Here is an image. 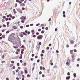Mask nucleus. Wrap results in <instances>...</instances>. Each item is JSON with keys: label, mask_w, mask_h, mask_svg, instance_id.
I'll return each instance as SVG.
<instances>
[{"label": "nucleus", "mask_w": 80, "mask_h": 80, "mask_svg": "<svg viewBox=\"0 0 80 80\" xmlns=\"http://www.w3.org/2000/svg\"><path fill=\"white\" fill-rule=\"evenodd\" d=\"M40 62V60L39 59H38L37 60V62L38 63V62Z\"/></svg>", "instance_id": "4c0bfd02"}, {"label": "nucleus", "mask_w": 80, "mask_h": 80, "mask_svg": "<svg viewBox=\"0 0 80 80\" xmlns=\"http://www.w3.org/2000/svg\"><path fill=\"white\" fill-rule=\"evenodd\" d=\"M33 33L34 32V30H32L31 31Z\"/></svg>", "instance_id": "4d7b16f0"}, {"label": "nucleus", "mask_w": 80, "mask_h": 80, "mask_svg": "<svg viewBox=\"0 0 80 80\" xmlns=\"http://www.w3.org/2000/svg\"><path fill=\"white\" fill-rule=\"evenodd\" d=\"M66 65H68V62H67L66 63Z\"/></svg>", "instance_id": "774afa93"}, {"label": "nucleus", "mask_w": 80, "mask_h": 80, "mask_svg": "<svg viewBox=\"0 0 80 80\" xmlns=\"http://www.w3.org/2000/svg\"><path fill=\"white\" fill-rule=\"evenodd\" d=\"M39 45H42V42H40L39 43Z\"/></svg>", "instance_id": "5701e85b"}, {"label": "nucleus", "mask_w": 80, "mask_h": 80, "mask_svg": "<svg viewBox=\"0 0 80 80\" xmlns=\"http://www.w3.org/2000/svg\"><path fill=\"white\" fill-rule=\"evenodd\" d=\"M2 63H5V61H3L2 62Z\"/></svg>", "instance_id": "69168bd1"}, {"label": "nucleus", "mask_w": 80, "mask_h": 80, "mask_svg": "<svg viewBox=\"0 0 80 80\" xmlns=\"http://www.w3.org/2000/svg\"><path fill=\"white\" fill-rule=\"evenodd\" d=\"M2 37L3 38H5V35H3Z\"/></svg>", "instance_id": "473e14b6"}, {"label": "nucleus", "mask_w": 80, "mask_h": 80, "mask_svg": "<svg viewBox=\"0 0 80 80\" xmlns=\"http://www.w3.org/2000/svg\"><path fill=\"white\" fill-rule=\"evenodd\" d=\"M25 73L27 74V70H25Z\"/></svg>", "instance_id": "6ab92c4d"}, {"label": "nucleus", "mask_w": 80, "mask_h": 80, "mask_svg": "<svg viewBox=\"0 0 80 80\" xmlns=\"http://www.w3.org/2000/svg\"><path fill=\"white\" fill-rule=\"evenodd\" d=\"M74 56L73 55L72 56V60H74Z\"/></svg>", "instance_id": "2eb2a0df"}, {"label": "nucleus", "mask_w": 80, "mask_h": 80, "mask_svg": "<svg viewBox=\"0 0 80 80\" xmlns=\"http://www.w3.org/2000/svg\"><path fill=\"white\" fill-rule=\"evenodd\" d=\"M42 77H43V78L45 77V75L44 74H42Z\"/></svg>", "instance_id": "58836bf2"}, {"label": "nucleus", "mask_w": 80, "mask_h": 80, "mask_svg": "<svg viewBox=\"0 0 80 80\" xmlns=\"http://www.w3.org/2000/svg\"><path fill=\"white\" fill-rule=\"evenodd\" d=\"M49 47H51L52 46V44L50 43L49 44Z\"/></svg>", "instance_id": "cd10ccee"}, {"label": "nucleus", "mask_w": 80, "mask_h": 80, "mask_svg": "<svg viewBox=\"0 0 80 80\" xmlns=\"http://www.w3.org/2000/svg\"><path fill=\"white\" fill-rule=\"evenodd\" d=\"M17 3H16L15 4V7L16 8V7H17Z\"/></svg>", "instance_id": "2f4dec72"}, {"label": "nucleus", "mask_w": 80, "mask_h": 80, "mask_svg": "<svg viewBox=\"0 0 80 80\" xmlns=\"http://www.w3.org/2000/svg\"><path fill=\"white\" fill-rule=\"evenodd\" d=\"M21 42H20V41H19V42H17V47H20V46H21V44L20 43Z\"/></svg>", "instance_id": "f03ea898"}, {"label": "nucleus", "mask_w": 80, "mask_h": 80, "mask_svg": "<svg viewBox=\"0 0 80 80\" xmlns=\"http://www.w3.org/2000/svg\"><path fill=\"white\" fill-rule=\"evenodd\" d=\"M26 19V17H24L22 19V20H24V21H25V19Z\"/></svg>", "instance_id": "4468645a"}, {"label": "nucleus", "mask_w": 80, "mask_h": 80, "mask_svg": "<svg viewBox=\"0 0 80 80\" xmlns=\"http://www.w3.org/2000/svg\"><path fill=\"white\" fill-rule=\"evenodd\" d=\"M40 70H42V67L41 66L40 67Z\"/></svg>", "instance_id": "c03bdc74"}, {"label": "nucleus", "mask_w": 80, "mask_h": 80, "mask_svg": "<svg viewBox=\"0 0 80 80\" xmlns=\"http://www.w3.org/2000/svg\"><path fill=\"white\" fill-rule=\"evenodd\" d=\"M30 77V75L29 74H28L27 75V77Z\"/></svg>", "instance_id": "aec40b11"}, {"label": "nucleus", "mask_w": 80, "mask_h": 80, "mask_svg": "<svg viewBox=\"0 0 80 80\" xmlns=\"http://www.w3.org/2000/svg\"><path fill=\"white\" fill-rule=\"evenodd\" d=\"M50 48H49V47H48L47 48H46V49H47V50H49V49Z\"/></svg>", "instance_id": "c756f323"}, {"label": "nucleus", "mask_w": 80, "mask_h": 80, "mask_svg": "<svg viewBox=\"0 0 80 80\" xmlns=\"http://www.w3.org/2000/svg\"><path fill=\"white\" fill-rule=\"evenodd\" d=\"M24 17H21L20 18V19L21 20H22V19H23V18Z\"/></svg>", "instance_id": "4be33fe9"}, {"label": "nucleus", "mask_w": 80, "mask_h": 80, "mask_svg": "<svg viewBox=\"0 0 80 80\" xmlns=\"http://www.w3.org/2000/svg\"><path fill=\"white\" fill-rule=\"evenodd\" d=\"M16 2L17 3H19V4H21V3H22V1L20 0H16Z\"/></svg>", "instance_id": "39448f33"}, {"label": "nucleus", "mask_w": 80, "mask_h": 80, "mask_svg": "<svg viewBox=\"0 0 80 80\" xmlns=\"http://www.w3.org/2000/svg\"><path fill=\"white\" fill-rule=\"evenodd\" d=\"M41 33H44V31L42 30V31L41 32Z\"/></svg>", "instance_id": "7c9ffc66"}, {"label": "nucleus", "mask_w": 80, "mask_h": 80, "mask_svg": "<svg viewBox=\"0 0 80 80\" xmlns=\"http://www.w3.org/2000/svg\"><path fill=\"white\" fill-rule=\"evenodd\" d=\"M13 38H14V37H12V38H11L9 37L8 38L9 41L10 42H12V40H13Z\"/></svg>", "instance_id": "7ed1b4c3"}, {"label": "nucleus", "mask_w": 80, "mask_h": 80, "mask_svg": "<svg viewBox=\"0 0 80 80\" xmlns=\"http://www.w3.org/2000/svg\"><path fill=\"white\" fill-rule=\"evenodd\" d=\"M31 61H33V58H31Z\"/></svg>", "instance_id": "0e129e2a"}, {"label": "nucleus", "mask_w": 80, "mask_h": 80, "mask_svg": "<svg viewBox=\"0 0 80 80\" xmlns=\"http://www.w3.org/2000/svg\"><path fill=\"white\" fill-rule=\"evenodd\" d=\"M13 47L14 48H18L15 46H13Z\"/></svg>", "instance_id": "72a5a7b5"}, {"label": "nucleus", "mask_w": 80, "mask_h": 80, "mask_svg": "<svg viewBox=\"0 0 80 80\" xmlns=\"http://www.w3.org/2000/svg\"><path fill=\"white\" fill-rule=\"evenodd\" d=\"M2 18H3L4 19H5V18H6V17H5V16H3V17H2Z\"/></svg>", "instance_id": "864d4df0"}, {"label": "nucleus", "mask_w": 80, "mask_h": 80, "mask_svg": "<svg viewBox=\"0 0 80 80\" xmlns=\"http://www.w3.org/2000/svg\"><path fill=\"white\" fill-rule=\"evenodd\" d=\"M33 24H31L30 25V26H33Z\"/></svg>", "instance_id": "bf43d9fd"}, {"label": "nucleus", "mask_w": 80, "mask_h": 80, "mask_svg": "<svg viewBox=\"0 0 80 80\" xmlns=\"http://www.w3.org/2000/svg\"><path fill=\"white\" fill-rule=\"evenodd\" d=\"M12 42L14 45H15V44H17V41L14 40L12 41Z\"/></svg>", "instance_id": "20e7f679"}, {"label": "nucleus", "mask_w": 80, "mask_h": 80, "mask_svg": "<svg viewBox=\"0 0 80 80\" xmlns=\"http://www.w3.org/2000/svg\"><path fill=\"white\" fill-rule=\"evenodd\" d=\"M25 46H24L23 45H22V46L21 47V48H24Z\"/></svg>", "instance_id": "a211bd4d"}, {"label": "nucleus", "mask_w": 80, "mask_h": 80, "mask_svg": "<svg viewBox=\"0 0 80 80\" xmlns=\"http://www.w3.org/2000/svg\"><path fill=\"white\" fill-rule=\"evenodd\" d=\"M53 65V63H52V62L51 63V66Z\"/></svg>", "instance_id": "e2e57ef3"}, {"label": "nucleus", "mask_w": 80, "mask_h": 80, "mask_svg": "<svg viewBox=\"0 0 80 80\" xmlns=\"http://www.w3.org/2000/svg\"><path fill=\"white\" fill-rule=\"evenodd\" d=\"M48 27H46L45 28V29L46 30H48Z\"/></svg>", "instance_id": "a878e982"}, {"label": "nucleus", "mask_w": 80, "mask_h": 80, "mask_svg": "<svg viewBox=\"0 0 80 80\" xmlns=\"http://www.w3.org/2000/svg\"><path fill=\"white\" fill-rule=\"evenodd\" d=\"M43 54L42 53L41 54V57H43Z\"/></svg>", "instance_id": "ea45409f"}, {"label": "nucleus", "mask_w": 80, "mask_h": 80, "mask_svg": "<svg viewBox=\"0 0 80 80\" xmlns=\"http://www.w3.org/2000/svg\"><path fill=\"white\" fill-rule=\"evenodd\" d=\"M70 76L67 77L66 78V80H69V79H70Z\"/></svg>", "instance_id": "9b49d317"}, {"label": "nucleus", "mask_w": 80, "mask_h": 80, "mask_svg": "<svg viewBox=\"0 0 80 80\" xmlns=\"http://www.w3.org/2000/svg\"><path fill=\"white\" fill-rule=\"evenodd\" d=\"M3 27H6V25L5 24H3Z\"/></svg>", "instance_id": "79ce46f5"}, {"label": "nucleus", "mask_w": 80, "mask_h": 80, "mask_svg": "<svg viewBox=\"0 0 80 80\" xmlns=\"http://www.w3.org/2000/svg\"><path fill=\"white\" fill-rule=\"evenodd\" d=\"M70 43L71 44H73V43H74V42H73V41L71 40Z\"/></svg>", "instance_id": "1a4fd4ad"}, {"label": "nucleus", "mask_w": 80, "mask_h": 80, "mask_svg": "<svg viewBox=\"0 0 80 80\" xmlns=\"http://www.w3.org/2000/svg\"><path fill=\"white\" fill-rule=\"evenodd\" d=\"M73 76L74 78H75V77H76V73H74L73 74Z\"/></svg>", "instance_id": "dca6fc26"}, {"label": "nucleus", "mask_w": 80, "mask_h": 80, "mask_svg": "<svg viewBox=\"0 0 80 80\" xmlns=\"http://www.w3.org/2000/svg\"><path fill=\"white\" fill-rule=\"evenodd\" d=\"M29 25H28V24L26 25V27H29Z\"/></svg>", "instance_id": "b1692460"}, {"label": "nucleus", "mask_w": 80, "mask_h": 80, "mask_svg": "<svg viewBox=\"0 0 80 80\" xmlns=\"http://www.w3.org/2000/svg\"><path fill=\"white\" fill-rule=\"evenodd\" d=\"M11 63H14V61H12L11 62Z\"/></svg>", "instance_id": "f704fd0d"}, {"label": "nucleus", "mask_w": 80, "mask_h": 80, "mask_svg": "<svg viewBox=\"0 0 80 80\" xmlns=\"http://www.w3.org/2000/svg\"><path fill=\"white\" fill-rule=\"evenodd\" d=\"M20 28H23V26H21L20 27Z\"/></svg>", "instance_id": "393cba45"}, {"label": "nucleus", "mask_w": 80, "mask_h": 80, "mask_svg": "<svg viewBox=\"0 0 80 80\" xmlns=\"http://www.w3.org/2000/svg\"><path fill=\"white\" fill-rule=\"evenodd\" d=\"M40 25V23H38L36 24V26H38V25Z\"/></svg>", "instance_id": "8fccbe9b"}, {"label": "nucleus", "mask_w": 80, "mask_h": 80, "mask_svg": "<svg viewBox=\"0 0 80 80\" xmlns=\"http://www.w3.org/2000/svg\"><path fill=\"white\" fill-rule=\"evenodd\" d=\"M15 18V16H13L12 17V19H14Z\"/></svg>", "instance_id": "a18cd8bd"}, {"label": "nucleus", "mask_w": 80, "mask_h": 80, "mask_svg": "<svg viewBox=\"0 0 80 80\" xmlns=\"http://www.w3.org/2000/svg\"><path fill=\"white\" fill-rule=\"evenodd\" d=\"M16 79L17 80H19V78H18V77L16 78Z\"/></svg>", "instance_id": "680f3d73"}, {"label": "nucleus", "mask_w": 80, "mask_h": 80, "mask_svg": "<svg viewBox=\"0 0 80 80\" xmlns=\"http://www.w3.org/2000/svg\"><path fill=\"white\" fill-rule=\"evenodd\" d=\"M20 36L21 37H23V33L22 32L20 33Z\"/></svg>", "instance_id": "9d476101"}, {"label": "nucleus", "mask_w": 80, "mask_h": 80, "mask_svg": "<svg viewBox=\"0 0 80 80\" xmlns=\"http://www.w3.org/2000/svg\"><path fill=\"white\" fill-rule=\"evenodd\" d=\"M22 56L19 57V59H22Z\"/></svg>", "instance_id": "09e8293b"}, {"label": "nucleus", "mask_w": 80, "mask_h": 80, "mask_svg": "<svg viewBox=\"0 0 80 80\" xmlns=\"http://www.w3.org/2000/svg\"><path fill=\"white\" fill-rule=\"evenodd\" d=\"M67 75H70V73L69 72H68L67 73Z\"/></svg>", "instance_id": "a19ab883"}, {"label": "nucleus", "mask_w": 80, "mask_h": 80, "mask_svg": "<svg viewBox=\"0 0 80 80\" xmlns=\"http://www.w3.org/2000/svg\"><path fill=\"white\" fill-rule=\"evenodd\" d=\"M17 66H19L20 65V64H19V63H17Z\"/></svg>", "instance_id": "37998d69"}, {"label": "nucleus", "mask_w": 80, "mask_h": 80, "mask_svg": "<svg viewBox=\"0 0 80 80\" xmlns=\"http://www.w3.org/2000/svg\"><path fill=\"white\" fill-rule=\"evenodd\" d=\"M43 38V36L42 35H39L37 37L38 40H41Z\"/></svg>", "instance_id": "f257e3e1"}, {"label": "nucleus", "mask_w": 80, "mask_h": 80, "mask_svg": "<svg viewBox=\"0 0 80 80\" xmlns=\"http://www.w3.org/2000/svg\"><path fill=\"white\" fill-rule=\"evenodd\" d=\"M45 52V51L44 50H42V53H44Z\"/></svg>", "instance_id": "13d9d810"}, {"label": "nucleus", "mask_w": 80, "mask_h": 80, "mask_svg": "<svg viewBox=\"0 0 80 80\" xmlns=\"http://www.w3.org/2000/svg\"><path fill=\"white\" fill-rule=\"evenodd\" d=\"M13 28H14V29H17L16 27L15 26H13Z\"/></svg>", "instance_id": "f3484780"}, {"label": "nucleus", "mask_w": 80, "mask_h": 80, "mask_svg": "<svg viewBox=\"0 0 80 80\" xmlns=\"http://www.w3.org/2000/svg\"><path fill=\"white\" fill-rule=\"evenodd\" d=\"M39 75H41V74H42V72L40 71V72H39Z\"/></svg>", "instance_id": "de8ad7c7"}, {"label": "nucleus", "mask_w": 80, "mask_h": 80, "mask_svg": "<svg viewBox=\"0 0 80 80\" xmlns=\"http://www.w3.org/2000/svg\"><path fill=\"white\" fill-rule=\"evenodd\" d=\"M4 58V55H3L2 57V59H3Z\"/></svg>", "instance_id": "49530a36"}, {"label": "nucleus", "mask_w": 80, "mask_h": 80, "mask_svg": "<svg viewBox=\"0 0 80 80\" xmlns=\"http://www.w3.org/2000/svg\"><path fill=\"white\" fill-rule=\"evenodd\" d=\"M9 22H7V25H9Z\"/></svg>", "instance_id": "603ef678"}, {"label": "nucleus", "mask_w": 80, "mask_h": 80, "mask_svg": "<svg viewBox=\"0 0 80 80\" xmlns=\"http://www.w3.org/2000/svg\"><path fill=\"white\" fill-rule=\"evenodd\" d=\"M6 80H9V79L8 78H6Z\"/></svg>", "instance_id": "338daca9"}, {"label": "nucleus", "mask_w": 80, "mask_h": 80, "mask_svg": "<svg viewBox=\"0 0 80 80\" xmlns=\"http://www.w3.org/2000/svg\"><path fill=\"white\" fill-rule=\"evenodd\" d=\"M22 66H24V67H25V66L27 65V63H26V62H24V63H22Z\"/></svg>", "instance_id": "6e6552de"}, {"label": "nucleus", "mask_w": 80, "mask_h": 80, "mask_svg": "<svg viewBox=\"0 0 80 80\" xmlns=\"http://www.w3.org/2000/svg\"><path fill=\"white\" fill-rule=\"evenodd\" d=\"M22 10H25L24 8H22Z\"/></svg>", "instance_id": "052dcab7"}, {"label": "nucleus", "mask_w": 80, "mask_h": 80, "mask_svg": "<svg viewBox=\"0 0 80 80\" xmlns=\"http://www.w3.org/2000/svg\"><path fill=\"white\" fill-rule=\"evenodd\" d=\"M20 6H21V7H25V4H24V3H21L20 5Z\"/></svg>", "instance_id": "0eeeda50"}, {"label": "nucleus", "mask_w": 80, "mask_h": 80, "mask_svg": "<svg viewBox=\"0 0 80 80\" xmlns=\"http://www.w3.org/2000/svg\"><path fill=\"white\" fill-rule=\"evenodd\" d=\"M21 74H22V75H23V71H21Z\"/></svg>", "instance_id": "3c124183"}, {"label": "nucleus", "mask_w": 80, "mask_h": 80, "mask_svg": "<svg viewBox=\"0 0 80 80\" xmlns=\"http://www.w3.org/2000/svg\"><path fill=\"white\" fill-rule=\"evenodd\" d=\"M9 32H10V31H8L6 32V33H9Z\"/></svg>", "instance_id": "412c9836"}, {"label": "nucleus", "mask_w": 80, "mask_h": 80, "mask_svg": "<svg viewBox=\"0 0 80 80\" xmlns=\"http://www.w3.org/2000/svg\"><path fill=\"white\" fill-rule=\"evenodd\" d=\"M38 32H40L41 31V29H38Z\"/></svg>", "instance_id": "5fc2aeb1"}, {"label": "nucleus", "mask_w": 80, "mask_h": 80, "mask_svg": "<svg viewBox=\"0 0 80 80\" xmlns=\"http://www.w3.org/2000/svg\"><path fill=\"white\" fill-rule=\"evenodd\" d=\"M36 35H39V33L38 32H37L36 33Z\"/></svg>", "instance_id": "e433bc0d"}, {"label": "nucleus", "mask_w": 80, "mask_h": 80, "mask_svg": "<svg viewBox=\"0 0 80 80\" xmlns=\"http://www.w3.org/2000/svg\"><path fill=\"white\" fill-rule=\"evenodd\" d=\"M21 22L22 23H24V22H25L23 20H22V21H21Z\"/></svg>", "instance_id": "c85d7f7f"}, {"label": "nucleus", "mask_w": 80, "mask_h": 80, "mask_svg": "<svg viewBox=\"0 0 80 80\" xmlns=\"http://www.w3.org/2000/svg\"><path fill=\"white\" fill-rule=\"evenodd\" d=\"M30 32L29 31L28 32H27L28 35H29V34H30Z\"/></svg>", "instance_id": "c9c22d12"}, {"label": "nucleus", "mask_w": 80, "mask_h": 80, "mask_svg": "<svg viewBox=\"0 0 80 80\" xmlns=\"http://www.w3.org/2000/svg\"><path fill=\"white\" fill-rule=\"evenodd\" d=\"M16 53L17 54V55H18V52H16Z\"/></svg>", "instance_id": "6e6d98bb"}, {"label": "nucleus", "mask_w": 80, "mask_h": 80, "mask_svg": "<svg viewBox=\"0 0 80 80\" xmlns=\"http://www.w3.org/2000/svg\"><path fill=\"white\" fill-rule=\"evenodd\" d=\"M36 49L38 51H39V50H40V46H38V45L36 46Z\"/></svg>", "instance_id": "423d86ee"}, {"label": "nucleus", "mask_w": 80, "mask_h": 80, "mask_svg": "<svg viewBox=\"0 0 80 80\" xmlns=\"http://www.w3.org/2000/svg\"><path fill=\"white\" fill-rule=\"evenodd\" d=\"M70 53H71V54H73V50H71L70 51Z\"/></svg>", "instance_id": "ddd939ff"}, {"label": "nucleus", "mask_w": 80, "mask_h": 80, "mask_svg": "<svg viewBox=\"0 0 80 80\" xmlns=\"http://www.w3.org/2000/svg\"><path fill=\"white\" fill-rule=\"evenodd\" d=\"M18 71H19V70L18 69H17L16 70V72L17 73L18 72Z\"/></svg>", "instance_id": "bb28decb"}, {"label": "nucleus", "mask_w": 80, "mask_h": 80, "mask_svg": "<svg viewBox=\"0 0 80 80\" xmlns=\"http://www.w3.org/2000/svg\"><path fill=\"white\" fill-rule=\"evenodd\" d=\"M23 34L24 35H25V36H27V34L25 33V32H23Z\"/></svg>", "instance_id": "f8f14e48"}]
</instances>
